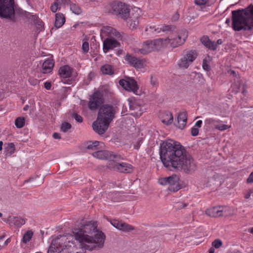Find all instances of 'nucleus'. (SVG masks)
Listing matches in <instances>:
<instances>
[{
    "instance_id": "f257e3e1",
    "label": "nucleus",
    "mask_w": 253,
    "mask_h": 253,
    "mask_svg": "<svg viewBox=\"0 0 253 253\" xmlns=\"http://www.w3.org/2000/svg\"><path fill=\"white\" fill-rule=\"evenodd\" d=\"M160 155L163 165L169 169L173 168L191 174L197 169L192 157L179 142L173 140L169 139L161 144Z\"/></svg>"
},
{
    "instance_id": "f03ea898",
    "label": "nucleus",
    "mask_w": 253,
    "mask_h": 253,
    "mask_svg": "<svg viewBox=\"0 0 253 253\" xmlns=\"http://www.w3.org/2000/svg\"><path fill=\"white\" fill-rule=\"evenodd\" d=\"M232 27L234 31H250L253 28V5L232 11Z\"/></svg>"
},
{
    "instance_id": "7ed1b4c3",
    "label": "nucleus",
    "mask_w": 253,
    "mask_h": 253,
    "mask_svg": "<svg viewBox=\"0 0 253 253\" xmlns=\"http://www.w3.org/2000/svg\"><path fill=\"white\" fill-rule=\"evenodd\" d=\"M109 6L113 14L119 15L123 19H127L129 15V6L124 2L114 1L110 3Z\"/></svg>"
},
{
    "instance_id": "20e7f679",
    "label": "nucleus",
    "mask_w": 253,
    "mask_h": 253,
    "mask_svg": "<svg viewBox=\"0 0 253 253\" xmlns=\"http://www.w3.org/2000/svg\"><path fill=\"white\" fill-rule=\"evenodd\" d=\"M14 0H0V17L14 20Z\"/></svg>"
},
{
    "instance_id": "39448f33",
    "label": "nucleus",
    "mask_w": 253,
    "mask_h": 253,
    "mask_svg": "<svg viewBox=\"0 0 253 253\" xmlns=\"http://www.w3.org/2000/svg\"><path fill=\"white\" fill-rule=\"evenodd\" d=\"M188 36L187 31L184 29L181 30L178 34L174 33L169 36L167 39H165V41L170 43L172 47H175L182 44Z\"/></svg>"
},
{
    "instance_id": "423d86ee",
    "label": "nucleus",
    "mask_w": 253,
    "mask_h": 253,
    "mask_svg": "<svg viewBox=\"0 0 253 253\" xmlns=\"http://www.w3.org/2000/svg\"><path fill=\"white\" fill-rule=\"evenodd\" d=\"M115 113V109L112 106L105 105L100 108L97 118L110 124L114 118Z\"/></svg>"
},
{
    "instance_id": "0eeeda50",
    "label": "nucleus",
    "mask_w": 253,
    "mask_h": 253,
    "mask_svg": "<svg viewBox=\"0 0 253 253\" xmlns=\"http://www.w3.org/2000/svg\"><path fill=\"white\" fill-rule=\"evenodd\" d=\"M103 93L102 88L95 91L89 98L88 106L91 110L97 109L104 103Z\"/></svg>"
},
{
    "instance_id": "6e6552de",
    "label": "nucleus",
    "mask_w": 253,
    "mask_h": 253,
    "mask_svg": "<svg viewBox=\"0 0 253 253\" xmlns=\"http://www.w3.org/2000/svg\"><path fill=\"white\" fill-rule=\"evenodd\" d=\"M158 183L162 185H169L168 189L173 192L177 191L179 189L178 178L175 175L160 178L158 179Z\"/></svg>"
},
{
    "instance_id": "1a4fd4ad",
    "label": "nucleus",
    "mask_w": 253,
    "mask_h": 253,
    "mask_svg": "<svg viewBox=\"0 0 253 253\" xmlns=\"http://www.w3.org/2000/svg\"><path fill=\"white\" fill-rule=\"evenodd\" d=\"M133 11L134 12L132 13L127 21L129 28L132 30L135 29L138 27L142 15V11L140 9L136 8Z\"/></svg>"
},
{
    "instance_id": "9d476101",
    "label": "nucleus",
    "mask_w": 253,
    "mask_h": 253,
    "mask_svg": "<svg viewBox=\"0 0 253 253\" xmlns=\"http://www.w3.org/2000/svg\"><path fill=\"white\" fill-rule=\"evenodd\" d=\"M119 84L126 90L132 91L134 93H136L138 89L137 82L131 78H128L127 80H120Z\"/></svg>"
},
{
    "instance_id": "9b49d317",
    "label": "nucleus",
    "mask_w": 253,
    "mask_h": 253,
    "mask_svg": "<svg viewBox=\"0 0 253 253\" xmlns=\"http://www.w3.org/2000/svg\"><path fill=\"white\" fill-rule=\"evenodd\" d=\"M107 219L114 227L118 230L124 232H129L134 229V227L133 226L121 220L115 219H111L108 218Z\"/></svg>"
},
{
    "instance_id": "f8f14e48",
    "label": "nucleus",
    "mask_w": 253,
    "mask_h": 253,
    "mask_svg": "<svg viewBox=\"0 0 253 253\" xmlns=\"http://www.w3.org/2000/svg\"><path fill=\"white\" fill-rule=\"evenodd\" d=\"M109 124L100 120L97 118L96 121L92 124V128L94 131L98 134H103L107 130Z\"/></svg>"
},
{
    "instance_id": "ddd939ff",
    "label": "nucleus",
    "mask_w": 253,
    "mask_h": 253,
    "mask_svg": "<svg viewBox=\"0 0 253 253\" xmlns=\"http://www.w3.org/2000/svg\"><path fill=\"white\" fill-rule=\"evenodd\" d=\"M101 36L102 38L105 37L107 38H120V34L116 29L110 26H104L101 30Z\"/></svg>"
},
{
    "instance_id": "4468645a",
    "label": "nucleus",
    "mask_w": 253,
    "mask_h": 253,
    "mask_svg": "<svg viewBox=\"0 0 253 253\" xmlns=\"http://www.w3.org/2000/svg\"><path fill=\"white\" fill-rule=\"evenodd\" d=\"M119 42L115 38H107L103 43V50L104 52H108L109 50L113 49L119 46Z\"/></svg>"
},
{
    "instance_id": "2eb2a0df",
    "label": "nucleus",
    "mask_w": 253,
    "mask_h": 253,
    "mask_svg": "<svg viewBox=\"0 0 253 253\" xmlns=\"http://www.w3.org/2000/svg\"><path fill=\"white\" fill-rule=\"evenodd\" d=\"M175 28L172 26H165L160 28H156L154 25L150 26L149 28L147 27L145 31L147 32L148 34L159 33L161 31L163 32H170L173 31L175 30Z\"/></svg>"
},
{
    "instance_id": "dca6fc26",
    "label": "nucleus",
    "mask_w": 253,
    "mask_h": 253,
    "mask_svg": "<svg viewBox=\"0 0 253 253\" xmlns=\"http://www.w3.org/2000/svg\"><path fill=\"white\" fill-rule=\"evenodd\" d=\"M92 156L98 159L106 160L115 158L114 153L108 150H98L92 153Z\"/></svg>"
},
{
    "instance_id": "f3484780",
    "label": "nucleus",
    "mask_w": 253,
    "mask_h": 253,
    "mask_svg": "<svg viewBox=\"0 0 253 253\" xmlns=\"http://www.w3.org/2000/svg\"><path fill=\"white\" fill-rule=\"evenodd\" d=\"M225 208L223 207H214L211 209H208L206 213L209 216L213 217H219L221 216L226 215L224 214Z\"/></svg>"
},
{
    "instance_id": "a211bd4d",
    "label": "nucleus",
    "mask_w": 253,
    "mask_h": 253,
    "mask_svg": "<svg viewBox=\"0 0 253 253\" xmlns=\"http://www.w3.org/2000/svg\"><path fill=\"white\" fill-rule=\"evenodd\" d=\"M159 118L162 122L167 125L171 124L173 120V117L172 113L169 111L161 112L159 115Z\"/></svg>"
},
{
    "instance_id": "6ab92c4d",
    "label": "nucleus",
    "mask_w": 253,
    "mask_h": 253,
    "mask_svg": "<svg viewBox=\"0 0 253 253\" xmlns=\"http://www.w3.org/2000/svg\"><path fill=\"white\" fill-rule=\"evenodd\" d=\"M227 72L229 75H232L233 77H234V84L237 87L236 91V92H239V88L241 85H243V87H244V84L243 83V79H241V77L239 76L236 71L234 70H228L227 71Z\"/></svg>"
},
{
    "instance_id": "aec40b11",
    "label": "nucleus",
    "mask_w": 253,
    "mask_h": 253,
    "mask_svg": "<svg viewBox=\"0 0 253 253\" xmlns=\"http://www.w3.org/2000/svg\"><path fill=\"white\" fill-rule=\"evenodd\" d=\"M115 158H112L111 159H108L107 160L108 163L106 164V167L108 169L117 171L118 165L119 163L118 162L121 159V156L114 154Z\"/></svg>"
},
{
    "instance_id": "412c9836",
    "label": "nucleus",
    "mask_w": 253,
    "mask_h": 253,
    "mask_svg": "<svg viewBox=\"0 0 253 253\" xmlns=\"http://www.w3.org/2000/svg\"><path fill=\"white\" fill-rule=\"evenodd\" d=\"M187 121V116L186 112H181L178 114L177 118V125H175L180 129H183Z\"/></svg>"
},
{
    "instance_id": "4be33fe9",
    "label": "nucleus",
    "mask_w": 253,
    "mask_h": 253,
    "mask_svg": "<svg viewBox=\"0 0 253 253\" xmlns=\"http://www.w3.org/2000/svg\"><path fill=\"white\" fill-rule=\"evenodd\" d=\"M197 57V53L195 50H190L186 52L183 57L181 59L183 63L192 62Z\"/></svg>"
},
{
    "instance_id": "5701e85b",
    "label": "nucleus",
    "mask_w": 253,
    "mask_h": 253,
    "mask_svg": "<svg viewBox=\"0 0 253 253\" xmlns=\"http://www.w3.org/2000/svg\"><path fill=\"white\" fill-rule=\"evenodd\" d=\"M72 69L69 65L66 64L59 68V74L62 78H69L72 75Z\"/></svg>"
},
{
    "instance_id": "b1692460",
    "label": "nucleus",
    "mask_w": 253,
    "mask_h": 253,
    "mask_svg": "<svg viewBox=\"0 0 253 253\" xmlns=\"http://www.w3.org/2000/svg\"><path fill=\"white\" fill-rule=\"evenodd\" d=\"M199 184L201 187H211L216 185L215 179L214 177L210 178H202L199 180Z\"/></svg>"
},
{
    "instance_id": "393cba45",
    "label": "nucleus",
    "mask_w": 253,
    "mask_h": 253,
    "mask_svg": "<svg viewBox=\"0 0 253 253\" xmlns=\"http://www.w3.org/2000/svg\"><path fill=\"white\" fill-rule=\"evenodd\" d=\"M117 171L120 172L131 173L132 171V166L126 163H119Z\"/></svg>"
},
{
    "instance_id": "a878e982",
    "label": "nucleus",
    "mask_w": 253,
    "mask_h": 253,
    "mask_svg": "<svg viewBox=\"0 0 253 253\" xmlns=\"http://www.w3.org/2000/svg\"><path fill=\"white\" fill-rule=\"evenodd\" d=\"M129 108L131 110L134 111V115L137 117H140L143 113L142 107L136 102H130Z\"/></svg>"
},
{
    "instance_id": "bb28decb",
    "label": "nucleus",
    "mask_w": 253,
    "mask_h": 253,
    "mask_svg": "<svg viewBox=\"0 0 253 253\" xmlns=\"http://www.w3.org/2000/svg\"><path fill=\"white\" fill-rule=\"evenodd\" d=\"M65 22V17L62 13H57L55 14V21L54 26L57 28L61 27Z\"/></svg>"
},
{
    "instance_id": "cd10ccee",
    "label": "nucleus",
    "mask_w": 253,
    "mask_h": 253,
    "mask_svg": "<svg viewBox=\"0 0 253 253\" xmlns=\"http://www.w3.org/2000/svg\"><path fill=\"white\" fill-rule=\"evenodd\" d=\"M151 41H148L144 42L142 48L139 49L141 53L145 54L151 51H153V45Z\"/></svg>"
},
{
    "instance_id": "c85d7f7f",
    "label": "nucleus",
    "mask_w": 253,
    "mask_h": 253,
    "mask_svg": "<svg viewBox=\"0 0 253 253\" xmlns=\"http://www.w3.org/2000/svg\"><path fill=\"white\" fill-rule=\"evenodd\" d=\"M164 39H158L153 41H151L154 51L160 50L164 46Z\"/></svg>"
},
{
    "instance_id": "c756f323",
    "label": "nucleus",
    "mask_w": 253,
    "mask_h": 253,
    "mask_svg": "<svg viewBox=\"0 0 253 253\" xmlns=\"http://www.w3.org/2000/svg\"><path fill=\"white\" fill-rule=\"evenodd\" d=\"M100 69L103 74L112 75L114 74V70L110 64H104Z\"/></svg>"
},
{
    "instance_id": "7c9ffc66",
    "label": "nucleus",
    "mask_w": 253,
    "mask_h": 253,
    "mask_svg": "<svg viewBox=\"0 0 253 253\" xmlns=\"http://www.w3.org/2000/svg\"><path fill=\"white\" fill-rule=\"evenodd\" d=\"M26 222L25 219L20 216H16L13 217L11 223L16 227H21Z\"/></svg>"
},
{
    "instance_id": "2f4dec72",
    "label": "nucleus",
    "mask_w": 253,
    "mask_h": 253,
    "mask_svg": "<svg viewBox=\"0 0 253 253\" xmlns=\"http://www.w3.org/2000/svg\"><path fill=\"white\" fill-rule=\"evenodd\" d=\"M100 143L101 142L98 141L87 142L86 148L88 150H97L98 149V146Z\"/></svg>"
},
{
    "instance_id": "473e14b6",
    "label": "nucleus",
    "mask_w": 253,
    "mask_h": 253,
    "mask_svg": "<svg viewBox=\"0 0 253 253\" xmlns=\"http://www.w3.org/2000/svg\"><path fill=\"white\" fill-rule=\"evenodd\" d=\"M125 59L129 63H142L140 59L136 58L134 56H132L128 54L126 55Z\"/></svg>"
},
{
    "instance_id": "72a5a7b5",
    "label": "nucleus",
    "mask_w": 253,
    "mask_h": 253,
    "mask_svg": "<svg viewBox=\"0 0 253 253\" xmlns=\"http://www.w3.org/2000/svg\"><path fill=\"white\" fill-rule=\"evenodd\" d=\"M5 145H6V146L5 147V149L7 154L11 155L15 152V147L13 143H8Z\"/></svg>"
},
{
    "instance_id": "f704fd0d",
    "label": "nucleus",
    "mask_w": 253,
    "mask_h": 253,
    "mask_svg": "<svg viewBox=\"0 0 253 253\" xmlns=\"http://www.w3.org/2000/svg\"><path fill=\"white\" fill-rule=\"evenodd\" d=\"M54 64H42L41 72L43 74H46L52 71Z\"/></svg>"
},
{
    "instance_id": "c9c22d12",
    "label": "nucleus",
    "mask_w": 253,
    "mask_h": 253,
    "mask_svg": "<svg viewBox=\"0 0 253 253\" xmlns=\"http://www.w3.org/2000/svg\"><path fill=\"white\" fill-rule=\"evenodd\" d=\"M15 125L17 128H22L25 125V119L24 117H18L15 121Z\"/></svg>"
},
{
    "instance_id": "e433bc0d",
    "label": "nucleus",
    "mask_w": 253,
    "mask_h": 253,
    "mask_svg": "<svg viewBox=\"0 0 253 253\" xmlns=\"http://www.w3.org/2000/svg\"><path fill=\"white\" fill-rule=\"evenodd\" d=\"M70 10L73 13L77 15H79L82 12V9L80 7L76 4H70Z\"/></svg>"
},
{
    "instance_id": "4c0bfd02",
    "label": "nucleus",
    "mask_w": 253,
    "mask_h": 253,
    "mask_svg": "<svg viewBox=\"0 0 253 253\" xmlns=\"http://www.w3.org/2000/svg\"><path fill=\"white\" fill-rule=\"evenodd\" d=\"M33 232L31 231H27L23 235L22 241L24 243L28 242L33 236Z\"/></svg>"
},
{
    "instance_id": "58836bf2",
    "label": "nucleus",
    "mask_w": 253,
    "mask_h": 253,
    "mask_svg": "<svg viewBox=\"0 0 253 253\" xmlns=\"http://www.w3.org/2000/svg\"><path fill=\"white\" fill-rule=\"evenodd\" d=\"M71 128V125L70 124L64 122L62 123L61 126V130L64 132H66L68 130Z\"/></svg>"
},
{
    "instance_id": "ea45409f",
    "label": "nucleus",
    "mask_w": 253,
    "mask_h": 253,
    "mask_svg": "<svg viewBox=\"0 0 253 253\" xmlns=\"http://www.w3.org/2000/svg\"><path fill=\"white\" fill-rule=\"evenodd\" d=\"M136 70L138 72H144L146 70V64H132Z\"/></svg>"
},
{
    "instance_id": "a19ab883",
    "label": "nucleus",
    "mask_w": 253,
    "mask_h": 253,
    "mask_svg": "<svg viewBox=\"0 0 253 253\" xmlns=\"http://www.w3.org/2000/svg\"><path fill=\"white\" fill-rule=\"evenodd\" d=\"M230 126L224 124H218L215 125V128L218 130L223 131L230 128Z\"/></svg>"
},
{
    "instance_id": "79ce46f5",
    "label": "nucleus",
    "mask_w": 253,
    "mask_h": 253,
    "mask_svg": "<svg viewBox=\"0 0 253 253\" xmlns=\"http://www.w3.org/2000/svg\"><path fill=\"white\" fill-rule=\"evenodd\" d=\"M206 47L210 49L214 50L217 48V44L215 42H212L210 40Z\"/></svg>"
},
{
    "instance_id": "37998d69",
    "label": "nucleus",
    "mask_w": 253,
    "mask_h": 253,
    "mask_svg": "<svg viewBox=\"0 0 253 253\" xmlns=\"http://www.w3.org/2000/svg\"><path fill=\"white\" fill-rule=\"evenodd\" d=\"M222 245V242L219 239H216L212 243V245L216 249L219 248Z\"/></svg>"
},
{
    "instance_id": "c03bdc74",
    "label": "nucleus",
    "mask_w": 253,
    "mask_h": 253,
    "mask_svg": "<svg viewBox=\"0 0 253 253\" xmlns=\"http://www.w3.org/2000/svg\"><path fill=\"white\" fill-rule=\"evenodd\" d=\"M188 205V203L183 202H177L176 203V208L178 210H181L186 208Z\"/></svg>"
},
{
    "instance_id": "a18cd8bd",
    "label": "nucleus",
    "mask_w": 253,
    "mask_h": 253,
    "mask_svg": "<svg viewBox=\"0 0 253 253\" xmlns=\"http://www.w3.org/2000/svg\"><path fill=\"white\" fill-rule=\"evenodd\" d=\"M82 49L84 53H86L89 50V44L87 42H83L82 45Z\"/></svg>"
},
{
    "instance_id": "49530a36",
    "label": "nucleus",
    "mask_w": 253,
    "mask_h": 253,
    "mask_svg": "<svg viewBox=\"0 0 253 253\" xmlns=\"http://www.w3.org/2000/svg\"><path fill=\"white\" fill-rule=\"evenodd\" d=\"M218 122V121L217 120H214V119H212V118H209V119H207L206 120H205V123L208 124V125H216L215 123H217Z\"/></svg>"
},
{
    "instance_id": "de8ad7c7",
    "label": "nucleus",
    "mask_w": 253,
    "mask_h": 253,
    "mask_svg": "<svg viewBox=\"0 0 253 253\" xmlns=\"http://www.w3.org/2000/svg\"><path fill=\"white\" fill-rule=\"evenodd\" d=\"M210 41V40L207 36H204L201 39V42L205 46H207Z\"/></svg>"
},
{
    "instance_id": "09e8293b",
    "label": "nucleus",
    "mask_w": 253,
    "mask_h": 253,
    "mask_svg": "<svg viewBox=\"0 0 253 253\" xmlns=\"http://www.w3.org/2000/svg\"><path fill=\"white\" fill-rule=\"evenodd\" d=\"M50 9L51 11L55 13L58 9H60L59 7L57 6V3L53 2V3L50 6Z\"/></svg>"
},
{
    "instance_id": "8fccbe9b",
    "label": "nucleus",
    "mask_w": 253,
    "mask_h": 253,
    "mask_svg": "<svg viewBox=\"0 0 253 253\" xmlns=\"http://www.w3.org/2000/svg\"><path fill=\"white\" fill-rule=\"evenodd\" d=\"M208 2V0H195V3L198 5L206 4Z\"/></svg>"
},
{
    "instance_id": "3c124183",
    "label": "nucleus",
    "mask_w": 253,
    "mask_h": 253,
    "mask_svg": "<svg viewBox=\"0 0 253 253\" xmlns=\"http://www.w3.org/2000/svg\"><path fill=\"white\" fill-rule=\"evenodd\" d=\"M73 116L77 122L82 123L83 122V118L77 114H74Z\"/></svg>"
},
{
    "instance_id": "603ef678",
    "label": "nucleus",
    "mask_w": 253,
    "mask_h": 253,
    "mask_svg": "<svg viewBox=\"0 0 253 253\" xmlns=\"http://www.w3.org/2000/svg\"><path fill=\"white\" fill-rule=\"evenodd\" d=\"M42 63H54V61L52 58V56H50L47 58L46 59L43 61Z\"/></svg>"
},
{
    "instance_id": "864d4df0",
    "label": "nucleus",
    "mask_w": 253,
    "mask_h": 253,
    "mask_svg": "<svg viewBox=\"0 0 253 253\" xmlns=\"http://www.w3.org/2000/svg\"><path fill=\"white\" fill-rule=\"evenodd\" d=\"M199 129L197 128L193 127L191 128V133L193 136H197L198 134Z\"/></svg>"
},
{
    "instance_id": "5fc2aeb1",
    "label": "nucleus",
    "mask_w": 253,
    "mask_h": 253,
    "mask_svg": "<svg viewBox=\"0 0 253 253\" xmlns=\"http://www.w3.org/2000/svg\"><path fill=\"white\" fill-rule=\"evenodd\" d=\"M141 143H142V140L141 139V140H138L134 144V148L136 150H138L140 147Z\"/></svg>"
},
{
    "instance_id": "6e6d98bb",
    "label": "nucleus",
    "mask_w": 253,
    "mask_h": 253,
    "mask_svg": "<svg viewBox=\"0 0 253 253\" xmlns=\"http://www.w3.org/2000/svg\"><path fill=\"white\" fill-rule=\"evenodd\" d=\"M247 182L248 183H251L253 182V171L251 172L249 176L247 179Z\"/></svg>"
},
{
    "instance_id": "4d7b16f0",
    "label": "nucleus",
    "mask_w": 253,
    "mask_h": 253,
    "mask_svg": "<svg viewBox=\"0 0 253 253\" xmlns=\"http://www.w3.org/2000/svg\"><path fill=\"white\" fill-rule=\"evenodd\" d=\"M150 83L153 86H155L157 84V80L156 79L154 78L152 76H151Z\"/></svg>"
},
{
    "instance_id": "13d9d810",
    "label": "nucleus",
    "mask_w": 253,
    "mask_h": 253,
    "mask_svg": "<svg viewBox=\"0 0 253 253\" xmlns=\"http://www.w3.org/2000/svg\"><path fill=\"white\" fill-rule=\"evenodd\" d=\"M44 86L46 89L49 90L51 86V83L49 82H46L44 83Z\"/></svg>"
},
{
    "instance_id": "bf43d9fd",
    "label": "nucleus",
    "mask_w": 253,
    "mask_h": 253,
    "mask_svg": "<svg viewBox=\"0 0 253 253\" xmlns=\"http://www.w3.org/2000/svg\"><path fill=\"white\" fill-rule=\"evenodd\" d=\"M253 190L252 189L249 190L247 193L245 195V198L246 199H248L251 196L252 193H253Z\"/></svg>"
},
{
    "instance_id": "052dcab7",
    "label": "nucleus",
    "mask_w": 253,
    "mask_h": 253,
    "mask_svg": "<svg viewBox=\"0 0 253 253\" xmlns=\"http://www.w3.org/2000/svg\"><path fill=\"white\" fill-rule=\"evenodd\" d=\"M54 2V3H57V6L60 9L61 6L63 5L62 0H55Z\"/></svg>"
},
{
    "instance_id": "680f3d73",
    "label": "nucleus",
    "mask_w": 253,
    "mask_h": 253,
    "mask_svg": "<svg viewBox=\"0 0 253 253\" xmlns=\"http://www.w3.org/2000/svg\"><path fill=\"white\" fill-rule=\"evenodd\" d=\"M203 68L206 71H209L211 69L210 64H202Z\"/></svg>"
},
{
    "instance_id": "e2e57ef3",
    "label": "nucleus",
    "mask_w": 253,
    "mask_h": 253,
    "mask_svg": "<svg viewBox=\"0 0 253 253\" xmlns=\"http://www.w3.org/2000/svg\"><path fill=\"white\" fill-rule=\"evenodd\" d=\"M178 68L179 69H187L189 66V64H178Z\"/></svg>"
},
{
    "instance_id": "0e129e2a",
    "label": "nucleus",
    "mask_w": 253,
    "mask_h": 253,
    "mask_svg": "<svg viewBox=\"0 0 253 253\" xmlns=\"http://www.w3.org/2000/svg\"><path fill=\"white\" fill-rule=\"evenodd\" d=\"M52 136L54 139H60L61 138L60 134L57 132L53 133Z\"/></svg>"
},
{
    "instance_id": "69168bd1",
    "label": "nucleus",
    "mask_w": 253,
    "mask_h": 253,
    "mask_svg": "<svg viewBox=\"0 0 253 253\" xmlns=\"http://www.w3.org/2000/svg\"><path fill=\"white\" fill-rule=\"evenodd\" d=\"M210 61V57L209 56H207L205 58L203 59V63H208Z\"/></svg>"
},
{
    "instance_id": "338daca9",
    "label": "nucleus",
    "mask_w": 253,
    "mask_h": 253,
    "mask_svg": "<svg viewBox=\"0 0 253 253\" xmlns=\"http://www.w3.org/2000/svg\"><path fill=\"white\" fill-rule=\"evenodd\" d=\"M29 81L31 84L34 85H36L37 84L38 80H34V79H30Z\"/></svg>"
},
{
    "instance_id": "774afa93",
    "label": "nucleus",
    "mask_w": 253,
    "mask_h": 253,
    "mask_svg": "<svg viewBox=\"0 0 253 253\" xmlns=\"http://www.w3.org/2000/svg\"><path fill=\"white\" fill-rule=\"evenodd\" d=\"M202 121H201V120H199L198 121L196 124H195V126H198V127H200L201 126V125H202Z\"/></svg>"
}]
</instances>
